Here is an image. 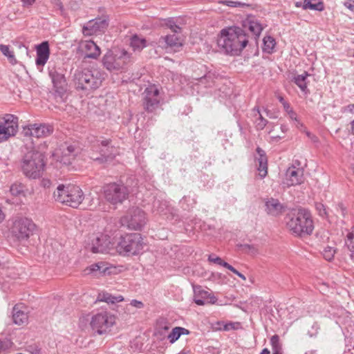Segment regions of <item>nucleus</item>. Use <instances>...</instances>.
Listing matches in <instances>:
<instances>
[{
  "instance_id": "f257e3e1",
  "label": "nucleus",
  "mask_w": 354,
  "mask_h": 354,
  "mask_svg": "<svg viewBox=\"0 0 354 354\" xmlns=\"http://www.w3.org/2000/svg\"><path fill=\"white\" fill-rule=\"evenodd\" d=\"M263 29L254 16H248L243 21V28L231 26L221 30L217 44L226 54L238 55L248 45L250 39L257 40Z\"/></svg>"
},
{
  "instance_id": "f03ea898",
  "label": "nucleus",
  "mask_w": 354,
  "mask_h": 354,
  "mask_svg": "<svg viewBox=\"0 0 354 354\" xmlns=\"http://www.w3.org/2000/svg\"><path fill=\"white\" fill-rule=\"evenodd\" d=\"M286 227L292 234L305 237L312 234L314 223L310 212L305 208H299L288 213L286 218Z\"/></svg>"
},
{
  "instance_id": "7ed1b4c3",
  "label": "nucleus",
  "mask_w": 354,
  "mask_h": 354,
  "mask_svg": "<svg viewBox=\"0 0 354 354\" xmlns=\"http://www.w3.org/2000/svg\"><path fill=\"white\" fill-rule=\"evenodd\" d=\"M104 80V73L96 68H78L73 75V82L77 91L90 92L96 90Z\"/></svg>"
},
{
  "instance_id": "20e7f679",
  "label": "nucleus",
  "mask_w": 354,
  "mask_h": 354,
  "mask_svg": "<svg viewBox=\"0 0 354 354\" xmlns=\"http://www.w3.org/2000/svg\"><path fill=\"white\" fill-rule=\"evenodd\" d=\"M44 155L37 151L26 153L21 161L23 174L29 178L36 179L41 176L44 167Z\"/></svg>"
},
{
  "instance_id": "39448f33",
  "label": "nucleus",
  "mask_w": 354,
  "mask_h": 354,
  "mask_svg": "<svg viewBox=\"0 0 354 354\" xmlns=\"http://www.w3.org/2000/svg\"><path fill=\"white\" fill-rule=\"evenodd\" d=\"M55 200L73 208H77L82 203L84 195L80 187L68 184L59 185L53 193Z\"/></svg>"
},
{
  "instance_id": "423d86ee",
  "label": "nucleus",
  "mask_w": 354,
  "mask_h": 354,
  "mask_svg": "<svg viewBox=\"0 0 354 354\" xmlns=\"http://www.w3.org/2000/svg\"><path fill=\"white\" fill-rule=\"evenodd\" d=\"M144 243L141 234L131 233L122 236L117 249L120 253L125 254H138L143 250Z\"/></svg>"
},
{
  "instance_id": "0eeeda50",
  "label": "nucleus",
  "mask_w": 354,
  "mask_h": 354,
  "mask_svg": "<svg viewBox=\"0 0 354 354\" xmlns=\"http://www.w3.org/2000/svg\"><path fill=\"white\" fill-rule=\"evenodd\" d=\"M111 139L97 140L96 145H93L92 149L93 151H97L99 155L92 153L90 156L91 159L100 164L111 161L118 153L117 149L111 145Z\"/></svg>"
},
{
  "instance_id": "6e6552de",
  "label": "nucleus",
  "mask_w": 354,
  "mask_h": 354,
  "mask_svg": "<svg viewBox=\"0 0 354 354\" xmlns=\"http://www.w3.org/2000/svg\"><path fill=\"white\" fill-rule=\"evenodd\" d=\"M37 230L34 222L26 217L17 218L11 227V233L18 241H27Z\"/></svg>"
},
{
  "instance_id": "1a4fd4ad",
  "label": "nucleus",
  "mask_w": 354,
  "mask_h": 354,
  "mask_svg": "<svg viewBox=\"0 0 354 354\" xmlns=\"http://www.w3.org/2000/svg\"><path fill=\"white\" fill-rule=\"evenodd\" d=\"M102 64L109 71H118L124 68L131 62V54L122 50L119 55L108 50L102 57Z\"/></svg>"
},
{
  "instance_id": "9d476101",
  "label": "nucleus",
  "mask_w": 354,
  "mask_h": 354,
  "mask_svg": "<svg viewBox=\"0 0 354 354\" xmlns=\"http://www.w3.org/2000/svg\"><path fill=\"white\" fill-rule=\"evenodd\" d=\"M103 192L106 200L114 205L122 203L129 195L127 187L116 183L104 185Z\"/></svg>"
},
{
  "instance_id": "9b49d317",
  "label": "nucleus",
  "mask_w": 354,
  "mask_h": 354,
  "mask_svg": "<svg viewBox=\"0 0 354 354\" xmlns=\"http://www.w3.org/2000/svg\"><path fill=\"white\" fill-rule=\"evenodd\" d=\"M121 222L129 229L140 230L146 223L145 213L138 207H133L122 217Z\"/></svg>"
},
{
  "instance_id": "f8f14e48",
  "label": "nucleus",
  "mask_w": 354,
  "mask_h": 354,
  "mask_svg": "<svg viewBox=\"0 0 354 354\" xmlns=\"http://www.w3.org/2000/svg\"><path fill=\"white\" fill-rule=\"evenodd\" d=\"M65 72L66 70L62 67L56 66L48 67V75L51 79L55 93L61 97L65 94L67 88Z\"/></svg>"
},
{
  "instance_id": "ddd939ff",
  "label": "nucleus",
  "mask_w": 354,
  "mask_h": 354,
  "mask_svg": "<svg viewBox=\"0 0 354 354\" xmlns=\"http://www.w3.org/2000/svg\"><path fill=\"white\" fill-rule=\"evenodd\" d=\"M115 318L106 311H102L93 315L91 326L93 330L102 335L106 332L115 324Z\"/></svg>"
},
{
  "instance_id": "4468645a",
  "label": "nucleus",
  "mask_w": 354,
  "mask_h": 354,
  "mask_svg": "<svg viewBox=\"0 0 354 354\" xmlns=\"http://www.w3.org/2000/svg\"><path fill=\"white\" fill-rule=\"evenodd\" d=\"M18 131V118L12 114L0 116V136L5 141L15 136Z\"/></svg>"
},
{
  "instance_id": "2eb2a0df",
  "label": "nucleus",
  "mask_w": 354,
  "mask_h": 354,
  "mask_svg": "<svg viewBox=\"0 0 354 354\" xmlns=\"http://www.w3.org/2000/svg\"><path fill=\"white\" fill-rule=\"evenodd\" d=\"M159 90L155 85H150L144 92L143 106L146 111L152 113L159 106Z\"/></svg>"
},
{
  "instance_id": "dca6fc26",
  "label": "nucleus",
  "mask_w": 354,
  "mask_h": 354,
  "mask_svg": "<svg viewBox=\"0 0 354 354\" xmlns=\"http://www.w3.org/2000/svg\"><path fill=\"white\" fill-rule=\"evenodd\" d=\"M110 236L100 234L91 240V243L88 245V250L93 253H109L113 248V243L110 240Z\"/></svg>"
},
{
  "instance_id": "f3484780",
  "label": "nucleus",
  "mask_w": 354,
  "mask_h": 354,
  "mask_svg": "<svg viewBox=\"0 0 354 354\" xmlns=\"http://www.w3.org/2000/svg\"><path fill=\"white\" fill-rule=\"evenodd\" d=\"M109 26V19L106 17H97L90 20L82 28L84 35H93L99 32H104Z\"/></svg>"
},
{
  "instance_id": "a211bd4d",
  "label": "nucleus",
  "mask_w": 354,
  "mask_h": 354,
  "mask_svg": "<svg viewBox=\"0 0 354 354\" xmlns=\"http://www.w3.org/2000/svg\"><path fill=\"white\" fill-rule=\"evenodd\" d=\"M285 209L284 205L277 198H268L265 199V211L272 216L281 215Z\"/></svg>"
},
{
  "instance_id": "6ab92c4d",
  "label": "nucleus",
  "mask_w": 354,
  "mask_h": 354,
  "mask_svg": "<svg viewBox=\"0 0 354 354\" xmlns=\"http://www.w3.org/2000/svg\"><path fill=\"white\" fill-rule=\"evenodd\" d=\"M286 176L288 187L300 185L304 181V171L292 166L287 169Z\"/></svg>"
},
{
  "instance_id": "aec40b11",
  "label": "nucleus",
  "mask_w": 354,
  "mask_h": 354,
  "mask_svg": "<svg viewBox=\"0 0 354 354\" xmlns=\"http://www.w3.org/2000/svg\"><path fill=\"white\" fill-rule=\"evenodd\" d=\"M62 156H60V162L64 165H70L75 159L78 153V149L75 145L65 142L62 147Z\"/></svg>"
},
{
  "instance_id": "412c9836",
  "label": "nucleus",
  "mask_w": 354,
  "mask_h": 354,
  "mask_svg": "<svg viewBox=\"0 0 354 354\" xmlns=\"http://www.w3.org/2000/svg\"><path fill=\"white\" fill-rule=\"evenodd\" d=\"M36 50V65L37 66H44L47 62L50 55V48L48 42L46 41L41 42L37 46Z\"/></svg>"
},
{
  "instance_id": "4be33fe9",
  "label": "nucleus",
  "mask_w": 354,
  "mask_h": 354,
  "mask_svg": "<svg viewBox=\"0 0 354 354\" xmlns=\"http://www.w3.org/2000/svg\"><path fill=\"white\" fill-rule=\"evenodd\" d=\"M82 47L85 53V58L97 59L101 53L99 46L91 40L84 41Z\"/></svg>"
},
{
  "instance_id": "5701e85b",
  "label": "nucleus",
  "mask_w": 354,
  "mask_h": 354,
  "mask_svg": "<svg viewBox=\"0 0 354 354\" xmlns=\"http://www.w3.org/2000/svg\"><path fill=\"white\" fill-rule=\"evenodd\" d=\"M256 151L259 156L257 158V160L259 163L257 169L259 171L261 178H263L268 174V158L265 151L259 147L257 148Z\"/></svg>"
},
{
  "instance_id": "b1692460",
  "label": "nucleus",
  "mask_w": 354,
  "mask_h": 354,
  "mask_svg": "<svg viewBox=\"0 0 354 354\" xmlns=\"http://www.w3.org/2000/svg\"><path fill=\"white\" fill-rule=\"evenodd\" d=\"M53 132L52 125L48 124H33L32 136L37 138L47 137Z\"/></svg>"
},
{
  "instance_id": "393cba45",
  "label": "nucleus",
  "mask_w": 354,
  "mask_h": 354,
  "mask_svg": "<svg viewBox=\"0 0 354 354\" xmlns=\"http://www.w3.org/2000/svg\"><path fill=\"white\" fill-rule=\"evenodd\" d=\"M159 44L164 48H179L182 46V43L175 33L161 37L159 39Z\"/></svg>"
},
{
  "instance_id": "a878e982",
  "label": "nucleus",
  "mask_w": 354,
  "mask_h": 354,
  "mask_svg": "<svg viewBox=\"0 0 354 354\" xmlns=\"http://www.w3.org/2000/svg\"><path fill=\"white\" fill-rule=\"evenodd\" d=\"M194 302L199 306H203L207 304L209 292L203 290L201 286L194 288Z\"/></svg>"
},
{
  "instance_id": "bb28decb",
  "label": "nucleus",
  "mask_w": 354,
  "mask_h": 354,
  "mask_svg": "<svg viewBox=\"0 0 354 354\" xmlns=\"http://www.w3.org/2000/svg\"><path fill=\"white\" fill-rule=\"evenodd\" d=\"M28 315L19 308V305L17 304L12 309L13 322L17 325H22L28 322Z\"/></svg>"
},
{
  "instance_id": "cd10ccee",
  "label": "nucleus",
  "mask_w": 354,
  "mask_h": 354,
  "mask_svg": "<svg viewBox=\"0 0 354 354\" xmlns=\"http://www.w3.org/2000/svg\"><path fill=\"white\" fill-rule=\"evenodd\" d=\"M308 76H310V74L308 72L304 71V73L295 76L292 80L293 82L297 86H298L301 91L305 94L310 93L309 90L308 89L306 82V79Z\"/></svg>"
},
{
  "instance_id": "c85d7f7f",
  "label": "nucleus",
  "mask_w": 354,
  "mask_h": 354,
  "mask_svg": "<svg viewBox=\"0 0 354 354\" xmlns=\"http://www.w3.org/2000/svg\"><path fill=\"white\" fill-rule=\"evenodd\" d=\"M252 111L253 116L256 118L254 123L257 130H263L268 124V121L262 116L259 107L255 106L253 108Z\"/></svg>"
},
{
  "instance_id": "c756f323",
  "label": "nucleus",
  "mask_w": 354,
  "mask_h": 354,
  "mask_svg": "<svg viewBox=\"0 0 354 354\" xmlns=\"http://www.w3.org/2000/svg\"><path fill=\"white\" fill-rule=\"evenodd\" d=\"M312 0H304V3L301 2H297L296 6L300 7L302 6V8L304 10H317V11H322L324 9V6L323 2L318 1L315 3H313Z\"/></svg>"
},
{
  "instance_id": "7c9ffc66",
  "label": "nucleus",
  "mask_w": 354,
  "mask_h": 354,
  "mask_svg": "<svg viewBox=\"0 0 354 354\" xmlns=\"http://www.w3.org/2000/svg\"><path fill=\"white\" fill-rule=\"evenodd\" d=\"M130 46L134 51H140L146 47L147 41L145 38L140 37L137 35H134L130 39Z\"/></svg>"
},
{
  "instance_id": "2f4dec72",
  "label": "nucleus",
  "mask_w": 354,
  "mask_h": 354,
  "mask_svg": "<svg viewBox=\"0 0 354 354\" xmlns=\"http://www.w3.org/2000/svg\"><path fill=\"white\" fill-rule=\"evenodd\" d=\"M124 298L122 296H113L108 292L99 293L97 296V300L100 301H104L108 304H116L123 301Z\"/></svg>"
},
{
  "instance_id": "473e14b6",
  "label": "nucleus",
  "mask_w": 354,
  "mask_h": 354,
  "mask_svg": "<svg viewBox=\"0 0 354 354\" xmlns=\"http://www.w3.org/2000/svg\"><path fill=\"white\" fill-rule=\"evenodd\" d=\"M180 203L185 209H190L196 203V195L190 192L188 195L183 197Z\"/></svg>"
},
{
  "instance_id": "72a5a7b5",
  "label": "nucleus",
  "mask_w": 354,
  "mask_h": 354,
  "mask_svg": "<svg viewBox=\"0 0 354 354\" xmlns=\"http://www.w3.org/2000/svg\"><path fill=\"white\" fill-rule=\"evenodd\" d=\"M87 270L89 271V273L95 272H99L102 274L110 273V272H108L109 268L102 262L92 264Z\"/></svg>"
},
{
  "instance_id": "f704fd0d",
  "label": "nucleus",
  "mask_w": 354,
  "mask_h": 354,
  "mask_svg": "<svg viewBox=\"0 0 354 354\" xmlns=\"http://www.w3.org/2000/svg\"><path fill=\"white\" fill-rule=\"evenodd\" d=\"M263 50L268 53H271L276 45L274 39L271 36H266L263 38Z\"/></svg>"
},
{
  "instance_id": "c9c22d12",
  "label": "nucleus",
  "mask_w": 354,
  "mask_h": 354,
  "mask_svg": "<svg viewBox=\"0 0 354 354\" xmlns=\"http://www.w3.org/2000/svg\"><path fill=\"white\" fill-rule=\"evenodd\" d=\"M270 344L272 346V353H283L282 345L279 341V337L274 335L270 338Z\"/></svg>"
},
{
  "instance_id": "e433bc0d",
  "label": "nucleus",
  "mask_w": 354,
  "mask_h": 354,
  "mask_svg": "<svg viewBox=\"0 0 354 354\" xmlns=\"http://www.w3.org/2000/svg\"><path fill=\"white\" fill-rule=\"evenodd\" d=\"M165 25L174 33H179L181 32L182 28L176 24L175 21L172 18L165 19Z\"/></svg>"
},
{
  "instance_id": "4c0bfd02",
  "label": "nucleus",
  "mask_w": 354,
  "mask_h": 354,
  "mask_svg": "<svg viewBox=\"0 0 354 354\" xmlns=\"http://www.w3.org/2000/svg\"><path fill=\"white\" fill-rule=\"evenodd\" d=\"M166 207L167 203L165 201L163 202L160 200H156L153 203V211L156 212L158 214L162 213Z\"/></svg>"
},
{
  "instance_id": "58836bf2",
  "label": "nucleus",
  "mask_w": 354,
  "mask_h": 354,
  "mask_svg": "<svg viewBox=\"0 0 354 354\" xmlns=\"http://www.w3.org/2000/svg\"><path fill=\"white\" fill-rule=\"evenodd\" d=\"M335 252H336V250L334 248L330 247V246H327V247L324 248L322 254L326 260L331 261L334 257Z\"/></svg>"
},
{
  "instance_id": "ea45409f",
  "label": "nucleus",
  "mask_w": 354,
  "mask_h": 354,
  "mask_svg": "<svg viewBox=\"0 0 354 354\" xmlns=\"http://www.w3.org/2000/svg\"><path fill=\"white\" fill-rule=\"evenodd\" d=\"M180 333L178 330V326L174 328L171 332L168 335L167 339L171 344H174L180 337Z\"/></svg>"
},
{
  "instance_id": "a19ab883",
  "label": "nucleus",
  "mask_w": 354,
  "mask_h": 354,
  "mask_svg": "<svg viewBox=\"0 0 354 354\" xmlns=\"http://www.w3.org/2000/svg\"><path fill=\"white\" fill-rule=\"evenodd\" d=\"M236 247L238 248V249L240 251H241L243 252H245V253L251 252L253 254L257 252V250L253 245L238 244V245H236Z\"/></svg>"
},
{
  "instance_id": "79ce46f5",
  "label": "nucleus",
  "mask_w": 354,
  "mask_h": 354,
  "mask_svg": "<svg viewBox=\"0 0 354 354\" xmlns=\"http://www.w3.org/2000/svg\"><path fill=\"white\" fill-rule=\"evenodd\" d=\"M347 239L349 241L346 244L348 250L354 254V226L352 227V231L347 234Z\"/></svg>"
},
{
  "instance_id": "37998d69",
  "label": "nucleus",
  "mask_w": 354,
  "mask_h": 354,
  "mask_svg": "<svg viewBox=\"0 0 354 354\" xmlns=\"http://www.w3.org/2000/svg\"><path fill=\"white\" fill-rule=\"evenodd\" d=\"M315 207L320 216H322V218L328 217V211L326 207L324 204L321 203H317L315 204Z\"/></svg>"
},
{
  "instance_id": "c03bdc74",
  "label": "nucleus",
  "mask_w": 354,
  "mask_h": 354,
  "mask_svg": "<svg viewBox=\"0 0 354 354\" xmlns=\"http://www.w3.org/2000/svg\"><path fill=\"white\" fill-rule=\"evenodd\" d=\"M221 3L230 7H247L249 4L241 3L240 1H234L230 0H224L221 1Z\"/></svg>"
},
{
  "instance_id": "a18cd8bd",
  "label": "nucleus",
  "mask_w": 354,
  "mask_h": 354,
  "mask_svg": "<svg viewBox=\"0 0 354 354\" xmlns=\"http://www.w3.org/2000/svg\"><path fill=\"white\" fill-rule=\"evenodd\" d=\"M0 51L1 53L8 57L9 59L14 58L13 52L10 50L9 46L4 44H0Z\"/></svg>"
},
{
  "instance_id": "49530a36",
  "label": "nucleus",
  "mask_w": 354,
  "mask_h": 354,
  "mask_svg": "<svg viewBox=\"0 0 354 354\" xmlns=\"http://www.w3.org/2000/svg\"><path fill=\"white\" fill-rule=\"evenodd\" d=\"M335 210L339 213L343 218H345L347 215V209L342 203H338L335 206Z\"/></svg>"
},
{
  "instance_id": "de8ad7c7",
  "label": "nucleus",
  "mask_w": 354,
  "mask_h": 354,
  "mask_svg": "<svg viewBox=\"0 0 354 354\" xmlns=\"http://www.w3.org/2000/svg\"><path fill=\"white\" fill-rule=\"evenodd\" d=\"M208 260L210 262L215 263L218 265H220L221 266L224 267V264L227 263V262L224 261L221 258L219 257H215L214 255H209L208 257Z\"/></svg>"
},
{
  "instance_id": "09e8293b",
  "label": "nucleus",
  "mask_w": 354,
  "mask_h": 354,
  "mask_svg": "<svg viewBox=\"0 0 354 354\" xmlns=\"http://www.w3.org/2000/svg\"><path fill=\"white\" fill-rule=\"evenodd\" d=\"M224 268H225L228 269L229 270L232 271L233 273L236 274L238 277L241 278L243 280H245L246 279L245 277L242 273L239 272L236 269H235L230 264H229V263L224 264Z\"/></svg>"
},
{
  "instance_id": "8fccbe9b",
  "label": "nucleus",
  "mask_w": 354,
  "mask_h": 354,
  "mask_svg": "<svg viewBox=\"0 0 354 354\" xmlns=\"http://www.w3.org/2000/svg\"><path fill=\"white\" fill-rule=\"evenodd\" d=\"M27 351L30 354H41V348L35 344L28 346Z\"/></svg>"
},
{
  "instance_id": "3c124183",
  "label": "nucleus",
  "mask_w": 354,
  "mask_h": 354,
  "mask_svg": "<svg viewBox=\"0 0 354 354\" xmlns=\"http://www.w3.org/2000/svg\"><path fill=\"white\" fill-rule=\"evenodd\" d=\"M131 305L137 308H142L144 307V304L142 301H138L136 299H133L131 301Z\"/></svg>"
},
{
  "instance_id": "603ef678",
  "label": "nucleus",
  "mask_w": 354,
  "mask_h": 354,
  "mask_svg": "<svg viewBox=\"0 0 354 354\" xmlns=\"http://www.w3.org/2000/svg\"><path fill=\"white\" fill-rule=\"evenodd\" d=\"M33 124H30L27 129H24V133L25 136H32Z\"/></svg>"
},
{
  "instance_id": "864d4df0",
  "label": "nucleus",
  "mask_w": 354,
  "mask_h": 354,
  "mask_svg": "<svg viewBox=\"0 0 354 354\" xmlns=\"http://www.w3.org/2000/svg\"><path fill=\"white\" fill-rule=\"evenodd\" d=\"M216 301L217 298L210 292L208 297V300L207 301V304H214L216 303Z\"/></svg>"
},
{
  "instance_id": "5fc2aeb1",
  "label": "nucleus",
  "mask_w": 354,
  "mask_h": 354,
  "mask_svg": "<svg viewBox=\"0 0 354 354\" xmlns=\"http://www.w3.org/2000/svg\"><path fill=\"white\" fill-rule=\"evenodd\" d=\"M306 134L308 136V138H309L313 142H318V140H319L318 138L315 135L310 133V131H306Z\"/></svg>"
},
{
  "instance_id": "6e6d98bb",
  "label": "nucleus",
  "mask_w": 354,
  "mask_h": 354,
  "mask_svg": "<svg viewBox=\"0 0 354 354\" xmlns=\"http://www.w3.org/2000/svg\"><path fill=\"white\" fill-rule=\"evenodd\" d=\"M178 330L180 333V335H189L190 333V331L185 328L180 327L178 326Z\"/></svg>"
},
{
  "instance_id": "4d7b16f0",
  "label": "nucleus",
  "mask_w": 354,
  "mask_h": 354,
  "mask_svg": "<svg viewBox=\"0 0 354 354\" xmlns=\"http://www.w3.org/2000/svg\"><path fill=\"white\" fill-rule=\"evenodd\" d=\"M7 348L6 342L4 341L0 340V354L2 353Z\"/></svg>"
},
{
  "instance_id": "13d9d810",
  "label": "nucleus",
  "mask_w": 354,
  "mask_h": 354,
  "mask_svg": "<svg viewBox=\"0 0 354 354\" xmlns=\"http://www.w3.org/2000/svg\"><path fill=\"white\" fill-rule=\"evenodd\" d=\"M288 115L291 120H297V113L292 109H290Z\"/></svg>"
},
{
  "instance_id": "bf43d9fd",
  "label": "nucleus",
  "mask_w": 354,
  "mask_h": 354,
  "mask_svg": "<svg viewBox=\"0 0 354 354\" xmlns=\"http://www.w3.org/2000/svg\"><path fill=\"white\" fill-rule=\"evenodd\" d=\"M344 5L346 8L354 12V1L346 2Z\"/></svg>"
},
{
  "instance_id": "052dcab7",
  "label": "nucleus",
  "mask_w": 354,
  "mask_h": 354,
  "mask_svg": "<svg viewBox=\"0 0 354 354\" xmlns=\"http://www.w3.org/2000/svg\"><path fill=\"white\" fill-rule=\"evenodd\" d=\"M21 1L24 6H30L35 3V0H21Z\"/></svg>"
},
{
  "instance_id": "680f3d73",
  "label": "nucleus",
  "mask_w": 354,
  "mask_h": 354,
  "mask_svg": "<svg viewBox=\"0 0 354 354\" xmlns=\"http://www.w3.org/2000/svg\"><path fill=\"white\" fill-rule=\"evenodd\" d=\"M283 106L284 109L286 110V111L288 113H289L290 109H292L291 107H290V104L288 102H283Z\"/></svg>"
},
{
  "instance_id": "e2e57ef3",
  "label": "nucleus",
  "mask_w": 354,
  "mask_h": 354,
  "mask_svg": "<svg viewBox=\"0 0 354 354\" xmlns=\"http://www.w3.org/2000/svg\"><path fill=\"white\" fill-rule=\"evenodd\" d=\"M346 110L351 112V113H354V104H348L346 106Z\"/></svg>"
},
{
  "instance_id": "0e129e2a",
  "label": "nucleus",
  "mask_w": 354,
  "mask_h": 354,
  "mask_svg": "<svg viewBox=\"0 0 354 354\" xmlns=\"http://www.w3.org/2000/svg\"><path fill=\"white\" fill-rule=\"evenodd\" d=\"M351 125V133L354 135V119L350 122Z\"/></svg>"
},
{
  "instance_id": "69168bd1",
  "label": "nucleus",
  "mask_w": 354,
  "mask_h": 354,
  "mask_svg": "<svg viewBox=\"0 0 354 354\" xmlns=\"http://www.w3.org/2000/svg\"><path fill=\"white\" fill-rule=\"evenodd\" d=\"M260 354H270V351L267 348H265L261 351Z\"/></svg>"
},
{
  "instance_id": "338daca9",
  "label": "nucleus",
  "mask_w": 354,
  "mask_h": 354,
  "mask_svg": "<svg viewBox=\"0 0 354 354\" xmlns=\"http://www.w3.org/2000/svg\"><path fill=\"white\" fill-rule=\"evenodd\" d=\"M281 129L283 132H286L288 129V127L285 124H281Z\"/></svg>"
},
{
  "instance_id": "774afa93",
  "label": "nucleus",
  "mask_w": 354,
  "mask_h": 354,
  "mask_svg": "<svg viewBox=\"0 0 354 354\" xmlns=\"http://www.w3.org/2000/svg\"><path fill=\"white\" fill-rule=\"evenodd\" d=\"M317 351H310L308 352H306L304 354H316Z\"/></svg>"
}]
</instances>
